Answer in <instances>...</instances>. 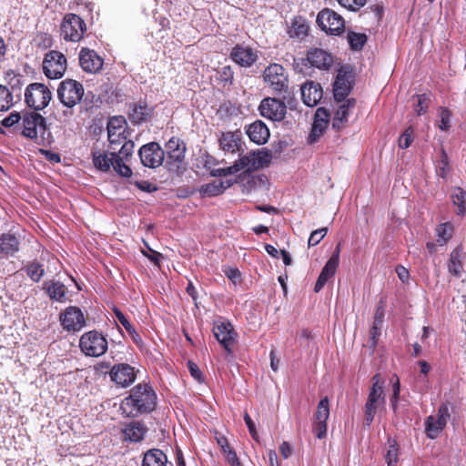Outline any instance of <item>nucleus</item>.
I'll use <instances>...</instances> for the list:
<instances>
[{
  "label": "nucleus",
  "mask_w": 466,
  "mask_h": 466,
  "mask_svg": "<svg viewBox=\"0 0 466 466\" xmlns=\"http://www.w3.org/2000/svg\"><path fill=\"white\" fill-rule=\"evenodd\" d=\"M328 228H321L311 232L309 238V246H315L320 242V240L326 236Z\"/></svg>",
  "instance_id": "6e6d98bb"
},
{
  "label": "nucleus",
  "mask_w": 466,
  "mask_h": 466,
  "mask_svg": "<svg viewBox=\"0 0 466 466\" xmlns=\"http://www.w3.org/2000/svg\"><path fill=\"white\" fill-rule=\"evenodd\" d=\"M246 134L252 142L258 145L267 143L270 136L268 127L261 120H257L248 125L246 128Z\"/></svg>",
  "instance_id": "a878e982"
},
{
  "label": "nucleus",
  "mask_w": 466,
  "mask_h": 466,
  "mask_svg": "<svg viewBox=\"0 0 466 466\" xmlns=\"http://www.w3.org/2000/svg\"><path fill=\"white\" fill-rule=\"evenodd\" d=\"M313 432L318 439L324 438L327 434V422L314 420Z\"/></svg>",
  "instance_id": "4d7b16f0"
},
{
  "label": "nucleus",
  "mask_w": 466,
  "mask_h": 466,
  "mask_svg": "<svg viewBox=\"0 0 466 466\" xmlns=\"http://www.w3.org/2000/svg\"><path fill=\"white\" fill-rule=\"evenodd\" d=\"M151 112V108L146 103L135 104L131 108L129 117L132 122L140 124L150 117Z\"/></svg>",
  "instance_id": "e433bc0d"
},
{
  "label": "nucleus",
  "mask_w": 466,
  "mask_h": 466,
  "mask_svg": "<svg viewBox=\"0 0 466 466\" xmlns=\"http://www.w3.org/2000/svg\"><path fill=\"white\" fill-rule=\"evenodd\" d=\"M27 277L37 283L45 275L44 265L38 261H29L24 268Z\"/></svg>",
  "instance_id": "4c0bfd02"
},
{
  "label": "nucleus",
  "mask_w": 466,
  "mask_h": 466,
  "mask_svg": "<svg viewBox=\"0 0 466 466\" xmlns=\"http://www.w3.org/2000/svg\"><path fill=\"white\" fill-rule=\"evenodd\" d=\"M42 289L51 300L64 303L66 300L67 289L60 280L50 279L43 283Z\"/></svg>",
  "instance_id": "b1692460"
},
{
  "label": "nucleus",
  "mask_w": 466,
  "mask_h": 466,
  "mask_svg": "<svg viewBox=\"0 0 466 466\" xmlns=\"http://www.w3.org/2000/svg\"><path fill=\"white\" fill-rule=\"evenodd\" d=\"M23 120L22 135L30 139H38L39 127H45V117L37 111L25 112Z\"/></svg>",
  "instance_id": "a211bd4d"
},
{
  "label": "nucleus",
  "mask_w": 466,
  "mask_h": 466,
  "mask_svg": "<svg viewBox=\"0 0 466 466\" xmlns=\"http://www.w3.org/2000/svg\"><path fill=\"white\" fill-rule=\"evenodd\" d=\"M157 407V394L152 387L139 383L131 389L129 395L120 403L122 414L127 418H136L153 411Z\"/></svg>",
  "instance_id": "f257e3e1"
},
{
  "label": "nucleus",
  "mask_w": 466,
  "mask_h": 466,
  "mask_svg": "<svg viewBox=\"0 0 466 466\" xmlns=\"http://www.w3.org/2000/svg\"><path fill=\"white\" fill-rule=\"evenodd\" d=\"M134 147V142L129 140L122 145L117 153L111 152V155L115 157V171L123 177H129L132 175V170L126 162L131 157Z\"/></svg>",
  "instance_id": "dca6fc26"
},
{
  "label": "nucleus",
  "mask_w": 466,
  "mask_h": 466,
  "mask_svg": "<svg viewBox=\"0 0 466 466\" xmlns=\"http://www.w3.org/2000/svg\"><path fill=\"white\" fill-rule=\"evenodd\" d=\"M187 368L190 372V375L198 381L203 380V375L201 370H199L198 366L194 363L193 361L189 360L187 362Z\"/></svg>",
  "instance_id": "0e129e2a"
},
{
  "label": "nucleus",
  "mask_w": 466,
  "mask_h": 466,
  "mask_svg": "<svg viewBox=\"0 0 466 466\" xmlns=\"http://www.w3.org/2000/svg\"><path fill=\"white\" fill-rule=\"evenodd\" d=\"M303 103L308 106H315L322 98L323 90L319 83L307 81L300 88Z\"/></svg>",
  "instance_id": "5701e85b"
},
{
  "label": "nucleus",
  "mask_w": 466,
  "mask_h": 466,
  "mask_svg": "<svg viewBox=\"0 0 466 466\" xmlns=\"http://www.w3.org/2000/svg\"><path fill=\"white\" fill-rule=\"evenodd\" d=\"M328 124H324L322 122L313 121L311 131L308 137L309 144L316 143L319 138L323 135L325 129L327 128Z\"/></svg>",
  "instance_id": "c03bdc74"
},
{
  "label": "nucleus",
  "mask_w": 466,
  "mask_h": 466,
  "mask_svg": "<svg viewBox=\"0 0 466 466\" xmlns=\"http://www.w3.org/2000/svg\"><path fill=\"white\" fill-rule=\"evenodd\" d=\"M135 185L144 192L151 193L157 190V187L148 181H137Z\"/></svg>",
  "instance_id": "774afa93"
},
{
  "label": "nucleus",
  "mask_w": 466,
  "mask_h": 466,
  "mask_svg": "<svg viewBox=\"0 0 466 466\" xmlns=\"http://www.w3.org/2000/svg\"><path fill=\"white\" fill-rule=\"evenodd\" d=\"M113 312L117 319V320L121 323V325L125 328V329L127 331L129 336L131 337L133 342L142 348L143 347V340L140 337V335L137 332L134 326L130 323L128 319L124 315V313L116 307L113 308Z\"/></svg>",
  "instance_id": "473e14b6"
},
{
  "label": "nucleus",
  "mask_w": 466,
  "mask_h": 466,
  "mask_svg": "<svg viewBox=\"0 0 466 466\" xmlns=\"http://www.w3.org/2000/svg\"><path fill=\"white\" fill-rule=\"evenodd\" d=\"M380 329L381 328L372 326L370 330V348L373 350L376 348L378 344L379 338L380 336Z\"/></svg>",
  "instance_id": "338daca9"
},
{
  "label": "nucleus",
  "mask_w": 466,
  "mask_h": 466,
  "mask_svg": "<svg viewBox=\"0 0 466 466\" xmlns=\"http://www.w3.org/2000/svg\"><path fill=\"white\" fill-rule=\"evenodd\" d=\"M336 257L337 255L334 258H329L321 270L327 276L333 277L335 275L336 269L339 265V263L336 262Z\"/></svg>",
  "instance_id": "13d9d810"
},
{
  "label": "nucleus",
  "mask_w": 466,
  "mask_h": 466,
  "mask_svg": "<svg viewBox=\"0 0 466 466\" xmlns=\"http://www.w3.org/2000/svg\"><path fill=\"white\" fill-rule=\"evenodd\" d=\"M238 160L235 161L238 171L246 169L248 171L257 170L268 167L272 159L270 151L267 148L252 150L246 155H239Z\"/></svg>",
  "instance_id": "0eeeda50"
},
{
  "label": "nucleus",
  "mask_w": 466,
  "mask_h": 466,
  "mask_svg": "<svg viewBox=\"0 0 466 466\" xmlns=\"http://www.w3.org/2000/svg\"><path fill=\"white\" fill-rule=\"evenodd\" d=\"M22 116L19 112H12L8 116L5 117L1 124L5 127H11L14 125L17 124L21 120Z\"/></svg>",
  "instance_id": "052dcab7"
},
{
  "label": "nucleus",
  "mask_w": 466,
  "mask_h": 466,
  "mask_svg": "<svg viewBox=\"0 0 466 466\" xmlns=\"http://www.w3.org/2000/svg\"><path fill=\"white\" fill-rule=\"evenodd\" d=\"M387 445V451L384 455L385 461L388 466H397L399 462L400 447L396 440L392 438H388Z\"/></svg>",
  "instance_id": "58836bf2"
},
{
  "label": "nucleus",
  "mask_w": 466,
  "mask_h": 466,
  "mask_svg": "<svg viewBox=\"0 0 466 466\" xmlns=\"http://www.w3.org/2000/svg\"><path fill=\"white\" fill-rule=\"evenodd\" d=\"M238 166L234 163L232 166L226 168H215L211 170L210 175L212 177H226L228 175H233L238 172Z\"/></svg>",
  "instance_id": "5fc2aeb1"
},
{
  "label": "nucleus",
  "mask_w": 466,
  "mask_h": 466,
  "mask_svg": "<svg viewBox=\"0 0 466 466\" xmlns=\"http://www.w3.org/2000/svg\"><path fill=\"white\" fill-rule=\"evenodd\" d=\"M66 58L62 53L52 50L46 54L43 60V70L47 78H61L66 72Z\"/></svg>",
  "instance_id": "9b49d317"
},
{
  "label": "nucleus",
  "mask_w": 466,
  "mask_h": 466,
  "mask_svg": "<svg viewBox=\"0 0 466 466\" xmlns=\"http://www.w3.org/2000/svg\"><path fill=\"white\" fill-rule=\"evenodd\" d=\"M63 329L66 331H79L86 326V318L82 310L75 306L67 307L59 317Z\"/></svg>",
  "instance_id": "2eb2a0df"
},
{
  "label": "nucleus",
  "mask_w": 466,
  "mask_h": 466,
  "mask_svg": "<svg viewBox=\"0 0 466 466\" xmlns=\"http://www.w3.org/2000/svg\"><path fill=\"white\" fill-rule=\"evenodd\" d=\"M85 95L83 85L74 79H66L60 82L57 88V97L66 107L72 108L81 101Z\"/></svg>",
  "instance_id": "423d86ee"
},
{
  "label": "nucleus",
  "mask_w": 466,
  "mask_h": 466,
  "mask_svg": "<svg viewBox=\"0 0 466 466\" xmlns=\"http://www.w3.org/2000/svg\"><path fill=\"white\" fill-rule=\"evenodd\" d=\"M38 145L50 146L54 142V137L49 130L46 119L45 118V127L38 129V139L35 140Z\"/></svg>",
  "instance_id": "49530a36"
},
{
  "label": "nucleus",
  "mask_w": 466,
  "mask_h": 466,
  "mask_svg": "<svg viewBox=\"0 0 466 466\" xmlns=\"http://www.w3.org/2000/svg\"><path fill=\"white\" fill-rule=\"evenodd\" d=\"M341 6L350 10L356 11L366 4V0H348V2H338Z\"/></svg>",
  "instance_id": "680f3d73"
},
{
  "label": "nucleus",
  "mask_w": 466,
  "mask_h": 466,
  "mask_svg": "<svg viewBox=\"0 0 466 466\" xmlns=\"http://www.w3.org/2000/svg\"><path fill=\"white\" fill-rule=\"evenodd\" d=\"M186 151L185 142L178 137H173L166 143L165 155H167V158L165 166L169 172H180L181 165L185 160Z\"/></svg>",
  "instance_id": "39448f33"
},
{
  "label": "nucleus",
  "mask_w": 466,
  "mask_h": 466,
  "mask_svg": "<svg viewBox=\"0 0 466 466\" xmlns=\"http://www.w3.org/2000/svg\"><path fill=\"white\" fill-rule=\"evenodd\" d=\"M260 115L272 121H282L287 113V106L284 102L275 97L262 99L258 106Z\"/></svg>",
  "instance_id": "ddd939ff"
},
{
  "label": "nucleus",
  "mask_w": 466,
  "mask_h": 466,
  "mask_svg": "<svg viewBox=\"0 0 466 466\" xmlns=\"http://www.w3.org/2000/svg\"><path fill=\"white\" fill-rule=\"evenodd\" d=\"M418 103L415 106V111L418 116H420L422 113L426 112L428 106L431 102V96L428 94L418 95Z\"/></svg>",
  "instance_id": "864d4df0"
},
{
  "label": "nucleus",
  "mask_w": 466,
  "mask_h": 466,
  "mask_svg": "<svg viewBox=\"0 0 466 466\" xmlns=\"http://www.w3.org/2000/svg\"><path fill=\"white\" fill-rule=\"evenodd\" d=\"M232 184L233 182L231 180H214L202 185L199 191L203 196L214 197L222 194L227 188L231 187Z\"/></svg>",
  "instance_id": "72a5a7b5"
},
{
  "label": "nucleus",
  "mask_w": 466,
  "mask_h": 466,
  "mask_svg": "<svg viewBox=\"0 0 466 466\" xmlns=\"http://www.w3.org/2000/svg\"><path fill=\"white\" fill-rule=\"evenodd\" d=\"M86 30L85 21L76 14L65 15L61 25V36L66 41L78 42Z\"/></svg>",
  "instance_id": "1a4fd4ad"
},
{
  "label": "nucleus",
  "mask_w": 466,
  "mask_h": 466,
  "mask_svg": "<svg viewBox=\"0 0 466 466\" xmlns=\"http://www.w3.org/2000/svg\"><path fill=\"white\" fill-rule=\"evenodd\" d=\"M341 103L342 104L337 109L334 116L339 117V119L346 122L349 116V111L351 107L354 106L356 100L354 98H347Z\"/></svg>",
  "instance_id": "a18cd8bd"
},
{
  "label": "nucleus",
  "mask_w": 466,
  "mask_h": 466,
  "mask_svg": "<svg viewBox=\"0 0 466 466\" xmlns=\"http://www.w3.org/2000/svg\"><path fill=\"white\" fill-rule=\"evenodd\" d=\"M264 80L277 93L286 91L288 88V77L285 69L279 64H271L264 70Z\"/></svg>",
  "instance_id": "4468645a"
},
{
  "label": "nucleus",
  "mask_w": 466,
  "mask_h": 466,
  "mask_svg": "<svg viewBox=\"0 0 466 466\" xmlns=\"http://www.w3.org/2000/svg\"><path fill=\"white\" fill-rule=\"evenodd\" d=\"M438 239L439 245L443 246L451 238V227L445 223L439 226L438 229Z\"/></svg>",
  "instance_id": "de8ad7c7"
},
{
  "label": "nucleus",
  "mask_w": 466,
  "mask_h": 466,
  "mask_svg": "<svg viewBox=\"0 0 466 466\" xmlns=\"http://www.w3.org/2000/svg\"><path fill=\"white\" fill-rule=\"evenodd\" d=\"M221 149L227 152L234 153L239 151L241 147V132H225L219 138Z\"/></svg>",
  "instance_id": "7c9ffc66"
},
{
  "label": "nucleus",
  "mask_w": 466,
  "mask_h": 466,
  "mask_svg": "<svg viewBox=\"0 0 466 466\" xmlns=\"http://www.w3.org/2000/svg\"><path fill=\"white\" fill-rule=\"evenodd\" d=\"M329 416V399H328V397H324L319 400V402L318 404L317 412L315 414V420L327 422Z\"/></svg>",
  "instance_id": "37998d69"
},
{
  "label": "nucleus",
  "mask_w": 466,
  "mask_h": 466,
  "mask_svg": "<svg viewBox=\"0 0 466 466\" xmlns=\"http://www.w3.org/2000/svg\"><path fill=\"white\" fill-rule=\"evenodd\" d=\"M79 347L86 356L99 357L106 351L107 341L100 332L91 330L81 336Z\"/></svg>",
  "instance_id": "6e6552de"
},
{
  "label": "nucleus",
  "mask_w": 466,
  "mask_h": 466,
  "mask_svg": "<svg viewBox=\"0 0 466 466\" xmlns=\"http://www.w3.org/2000/svg\"><path fill=\"white\" fill-rule=\"evenodd\" d=\"M294 70L298 73L305 74L304 69L309 68V63L306 58H297L294 59L293 63Z\"/></svg>",
  "instance_id": "69168bd1"
},
{
  "label": "nucleus",
  "mask_w": 466,
  "mask_h": 466,
  "mask_svg": "<svg viewBox=\"0 0 466 466\" xmlns=\"http://www.w3.org/2000/svg\"><path fill=\"white\" fill-rule=\"evenodd\" d=\"M371 380L372 385L364 407V421L368 427L372 423L377 409L385 403L383 383H380V375H374Z\"/></svg>",
  "instance_id": "f03ea898"
},
{
  "label": "nucleus",
  "mask_w": 466,
  "mask_h": 466,
  "mask_svg": "<svg viewBox=\"0 0 466 466\" xmlns=\"http://www.w3.org/2000/svg\"><path fill=\"white\" fill-rule=\"evenodd\" d=\"M13 106V94L5 86L0 85V112H5Z\"/></svg>",
  "instance_id": "79ce46f5"
},
{
  "label": "nucleus",
  "mask_w": 466,
  "mask_h": 466,
  "mask_svg": "<svg viewBox=\"0 0 466 466\" xmlns=\"http://www.w3.org/2000/svg\"><path fill=\"white\" fill-rule=\"evenodd\" d=\"M464 257L465 253L461 246H458L457 248H455L450 254V258L448 261V270L456 278L461 277V272L463 270L462 260Z\"/></svg>",
  "instance_id": "2f4dec72"
},
{
  "label": "nucleus",
  "mask_w": 466,
  "mask_h": 466,
  "mask_svg": "<svg viewBox=\"0 0 466 466\" xmlns=\"http://www.w3.org/2000/svg\"><path fill=\"white\" fill-rule=\"evenodd\" d=\"M330 114L329 110L324 107H319L315 113L314 120L318 122H322L324 124H329Z\"/></svg>",
  "instance_id": "e2e57ef3"
},
{
  "label": "nucleus",
  "mask_w": 466,
  "mask_h": 466,
  "mask_svg": "<svg viewBox=\"0 0 466 466\" xmlns=\"http://www.w3.org/2000/svg\"><path fill=\"white\" fill-rule=\"evenodd\" d=\"M288 34L292 38L304 39L309 34L307 21L301 16L295 17L291 22Z\"/></svg>",
  "instance_id": "c9c22d12"
},
{
  "label": "nucleus",
  "mask_w": 466,
  "mask_h": 466,
  "mask_svg": "<svg viewBox=\"0 0 466 466\" xmlns=\"http://www.w3.org/2000/svg\"><path fill=\"white\" fill-rule=\"evenodd\" d=\"M126 119L119 116H113L107 122V138L111 145L119 144L125 131Z\"/></svg>",
  "instance_id": "bb28decb"
},
{
  "label": "nucleus",
  "mask_w": 466,
  "mask_h": 466,
  "mask_svg": "<svg viewBox=\"0 0 466 466\" xmlns=\"http://www.w3.org/2000/svg\"><path fill=\"white\" fill-rule=\"evenodd\" d=\"M167 457L159 449L147 451L142 461V466H167Z\"/></svg>",
  "instance_id": "f704fd0d"
},
{
  "label": "nucleus",
  "mask_w": 466,
  "mask_h": 466,
  "mask_svg": "<svg viewBox=\"0 0 466 466\" xmlns=\"http://www.w3.org/2000/svg\"><path fill=\"white\" fill-rule=\"evenodd\" d=\"M355 75L350 65H343L338 70L333 83V96L337 102L344 101L353 88Z\"/></svg>",
  "instance_id": "20e7f679"
},
{
  "label": "nucleus",
  "mask_w": 466,
  "mask_h": 466,
  "mask_svg": "<svg viewBox=\"0 0 466 466\" xmlns=\"http://www.w3.org/2000/svg\"><path fill=\"white\" fill-rule=\"evenodd\" d=\"M447 410H448L446 407H441L439 409V412L441 413V415L438 419L432 416L428 417L425 424L426 433L429 438H436L437 435L442 431L447 422Z\"/></svg>",
  "instance_id": "cd10ccee"
},
{
  "label": "nucleus",
  "mask_w": 466,
  "mask_h": 466,
  "mask_svg": "<svg viewBox=\"0 0 466 466\" xmlns=\"http://www.w3.org/2000/svg\"><path fill=\"white\" fill-rule=\"evenodd\" d=\"M91 155L93 164L99 171L107 172L111 167L115 169V157L111 155V152L93 149Z\"/></svg>",
  "instance_id": "c756f323"
},
{
  "label": "nucleus",
  "mask_w": 466,
  "mask_h": 466,
  "mask_svg": "<svg viewBox=\"0 0 466 466\" xmlns=\"http://www.w3.org/2000/svg\"><path fill=\"white\" fill-rule=\"evenodd\" d=\"M79 64L84 71L96 73L102 68L103 59L94 50L83 47L79 53Z\"/></svg>",
  "instance_id": "4be33fe9"
},
{
  "label": "nucleus",
  "mask_w": 466,
  "mask_h": 466,
  "mask_svg": "<svg viewBox=\"0 0 466 466\" xmlns=\"http://www.w3.org/2000/svg\"><path fill=\"white\" fill-rule=\"evenodd\" d=\"M20 238L12 234L3 233L0 235V254L5 257H13L20 249Z\"/></svg>",
  "instance_id": "c85d7f7f"
},
{
  "label": "nucleus",
  "mask_w": 466,
  "mask_h": 466,
  "mask_svg": "<svg viewBox=\"0 0 466 466\" xmlns=\"http://www.w3.org/2000/svg\"><path fill=\"white\" fill-rule=\"evenodd\" d=\"M451 113L449 109L441 107L440 110V123L438 127L442 131H447L451 127Z\"/></svg>",
  "instance_id": "8fccbe9b"
},
{
  "label": "nucleus",
  "mask_w": 466,
  "mask_h": 466,
  "mask_svg": "<svg viewBox=\"0 0 466 466\" xmlns=\"http://www.w3.org/2000/svg\"><path fill=\"white\" fill-rule=\"evenodd\" d=\"M316 22L321 30L332 35H339L344 32L343 17L329 8L322 9L317 15Z\"/></svg>",
  "instance_id": "9d476101"
},
{
  "label": "nucleus",
  "mask_w": 466,
  "mask_h": 466,
  "mask_svg": "<svg viewBox=\"0 0 466 466\" xmlns=\"http://www.w3.org/2000/svg\"><path fill=\"white\" fill-rule=\"evenodd\" d=\"M213 333L218 341L224 347L226 351L230 354V346L234 341V329L230 322L225 319H218L214 322Z\"/></svg>",
  "instance_id": "6ab92c4d"
},
{
  "label": "nucleus",
  "mask_w": 466,
  "mask_h": 466,
  "mask_svg": "<svg viewBox=\"0 0 466 466\" xmlns=\"http://www.w3.org/2000/svg\"><path fill=\"white\" fill-rule=\"evenodd\" d=\"M307 60L309 66L320 70H328L333 64V56L328 51L321 48H312L307 52Z\"/></svg>",
  "instance_id": "412c9836"
},
{
  "label": "nucleus",
  "mask_w": 466,
  "mask_h": 466,
  "mask_svg": "<svg viewBox=\"0 0 466 466\" xmlns=\"http://www.w3.org/2000/svg\"><path fill=\"white\" fill-rule=\"evenodd\" d=\"M367 35L363 33H356L349 31L347 35V40L350 47L353 51H360L363 48L367 42Z\"/></svg>",
  "instance_id": "ea45409f"
},
{
  "label": "nucleus",
  "mask_w": 466,
  "mask_h": 466,
  "mask_svg": "<svg viewBox=\"0 0 466 466\" xmlns=\"http://www.w3.org/2000/svg\"><path fill=\"white\" fill-rule=\"evenodd\" d=\"M258 57V52L248 46L237 45L230 52V58L242 67H250Z\"/></svg>",
  "instance_id": "aec40b11"
},
{
  "label": "nucleus",
  "mask_w": 466,
  "mask_h": 466,
  "mask_svg": "<svg viewBox=\"0 0 466 466\" xmlns=\"http://www.w3.org/2000/svg\"><path fill=\"white\" fill-rule=\"evenodd\" d=\"M140 161L144 167L156 168L163 164L165 151L157 142L143 145L138 150Z\"/></svg>",
  "instance_id": "f8f14e48"
},
{
  "label": "nucleus",
  "mask_w": 466,
  "mask_h": 466,
  "mask_svg": "<svg viewBox=\"0 0 466 466\" xmlns=\"http://www.w3.org/2000/svg\"><path fill=\"white\" fill-rule=\"evenodd\" d=\"M52 99L49 88L42 83L29 84L25 90V102L27 106L35 111L46 108Z\"/></svg>",
  "instance_id": "7ed1b4c3"
},
{
  "label": "nucleus",
  "mask_w": 466,
  "mask_h": 466,
  "mask_svg": "<svg viewBox=\"0 0 466 466\" xmlns=\"http://www.w3.org/2000/svg\"><path fill=\"white\" fill-rule=\"evenodd\" d=\"M109 376L112 381L122 388L132 384L137 378L135 368L127 363L115 364L110 370Z\"/></svg>",
  "instance_id": "f3484780"
},
{
  "label": "nucleus",
  "mask_w": 466,
  "mask_h": 466,
  "mask_svg": "<svg viewBox=\"0 0 466 466\" xmlns=\"http://www.w3.org/2000/svg\"><path fill=\"white\" fill-rule=\"evenodd\" d=\"M147 429L142 421L133 420L126 423L123 430V439L129 442H139L144 439Z\"/></svg>",
  "instance_id": "393cba45"
},
{
  "label": "nucleus",
  "mask_w": 466,
  "mask_h": 466,
  "mask_svg": "<svg viewBox=\"0 0 466 466\" xmlns=\"http://www.w3.org/2000/svg\"><path fill=\"white\" fill-rule=\"evenodd\" d=\"M449 167V158L444 149H441V159L438 164L439 174L444 177L446 176V170Z\"/></svg>",
  "instance_id": "bf43d9fd"
},
{
  "label": "nucleus",
  "mask_w": 466,
  "mask_h": 466,
  "mask_svg": "<svg viewBox=\"0 0 466 466\" xmlns=\"http://www.w3.org/2000/svg\"><path fill=\"white\" fill-rule=\"evenodd\" d=\"M218 79L219 82L223 83L224 86L227 84H232L234 72L229 66H223L220 70L218 71Z\"/></svg>",
  "instance_id": "09e8293b"
},
{
  "label": "nucleus",
  "mask_w": 466,
  "mask_h": 466,
  "mask_svg": "<svg viewBox=\"0 0 466 466\" xmlns=\"http://www.w3.org/2000/svg\"><path fill=\"white\" fill-rule=\"evenodd\" d=\"M7 77L9 78V86H11V92L13 93L16 89H20L24 84V76L20 74H15L14 71H9L6 73Z\"/></svg>",
  "instance_id": "3c124183"
},
{
  "label": "nucleus",
  "mask_w": 466,
  "mask_h": 466,
  "mask_svg": "<svg viewBox=\"0 0 466 466\" xmlns=\"http://www.w3.org/2000/svg\"><path fill=\"white\" fill-rule=\"evenodd\" d=\"M414 130L411 127L405 129L399 138V147L400 148H408L413 141Z\"/></svg>",
  "instance_id": "603ef678"
},
{
  "label": "nucleus",
  "mask_w": 466,
  "mask_h": 466,
  "mask_svg": "<svg viewBox=\"0 0 466 466\" xmlns=\"http://www.w3.org/2000/svg\"><path fill=\"white\" fill-rule=\"evenodd\" d=\"M465 197L466 192L460 187L455 188L451 195L453 204L458 207L456 213L460 216H463L466 212Z\"/></svg>",
  "instance_id": "a19ab883"
}]
</instances>
